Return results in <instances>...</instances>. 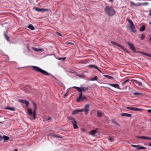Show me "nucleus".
Returning <instances> with one entry per match:
<instances>
[{
	"instance_id": "1",
	"label": "nucleus",
	"mask_w": 151,
	"mask_h": 151,
	"mask_svg": "<svg viewBox=\"0 0 151 151\" xmlns=\"http://www.w3.org/2000/svg\"><path fill=\"white\" fill-rule=\"evenodd\" d=\"M104 10L106 14L109 16H112L116 13L115 10L111 6H106Z\"/></svg>"
},
{
	"instance_id": "2",
	"label": "nucleus",
	"mask_w": 151,
	"mask_h": 151,
	"mask_svg": "<svg viewBox=\"0 0 151 151\" xmlns=\"http://www.w3.org/2000/svg\"><path fill=\"white\" fill-rule=\"evenodd\" d=\"M32 67L33 68V69L36 72H40L45 75H50L52 77L54 78V77L53 75H51L50 74H49L47 71L42 69L38 67L34 66H32Z\"/></svg>"
},
{
	"instance_id": "3",
	"label": "nucleus",
	"mask_w": 151,
	"mask_h": 151,
	"mask_svg": "<svg viewBox=\"0 0 151 151\" xmlns=\"http://www.w3.org/2000/svg\"><path fill=\"white\" fill-rule=\"evenodd\" d=\"M68 119L70 121L72 124L73 125V128L74 129H77L78 128V127L76 124L77 122L75 121V120L71 117H69Z\"/></svg>"
},
{
	"instance_id": "4",
	"label": "nucleus",
	"mask_w": 151,
	"mask_h": 151,
	"mask_svg": "<svg viewBox=\"0 0 151 151\" xmlns=\"http://www.w3.org/2000/svg\"><path fill=\"white\" fill-rule=\"evenodd\" d=\"M131 146L133 147L136 148L137 150H140L143 149H146V147L142 146H141L139 145H131Z\"/></svg>"
},
{
	"instance_id": "5",
	"label": "nucleus",
	"mask_w": 151,
	"mask_h": 151,
	"mask_svg": "<svg viewBox=\"0 0 151 151\" xmlns=\"http://www.w3.org/2000/svg\"><path fill=\"white\" fill-rule=\"evenodd\" d=\"M73 88L76 89V90L79 92V96L78 98H80V97L82 96L83 93L82 91L80 90V88L77 86H74L73 87Z\"/></svg>"
},
{
	"instance_id": "6",
	"label": "nucleus",
	"mask_w": 151,
	"mask_h": 151,
	"mask_svg": "<svg viewBox=\"0 0 151 151\" xmlns=\"http://www.w3.org/2000/svg\"><path fill=\"white\" fill-rule=\"evenodd\" d=\"M34 104V110L33 112V118L32 119H35L36 118L35 117V115H36V110L37 109V106H36V105L35 103H33Z\"/></svg>"
},
{
	"instance_id": "7",
	"label": "nucleus",
	"mask_w": 151,
	"mask_h": 151,
	"mask_svg": "<svg viewBox=\"0 0 151 151\" xmlns=\"http://www.w3.org/2000/svg\"><path fill=\"white\" fill-rule=\"evenodd\" d=\"M89 104H86L84 106V109H83V111L85 112L86 114H87L89 110Z\"/></svg>"
},
{
	"instance_id": "8",
	"label": "nucleus",
	"mask_w": 151,
	"mask_h": 151,
	"mask_svg": "<svg viewBox=\"0 0 151 151\" xmlns=\"http://www.w3.org/2000/svg\"><path fill=\"white\" fill-rule=\"evenodd\" d=\"M129 45L130 49L134 52H136L135 47L132 43H130L129 42L127 43Z\"/></svg>"
},
{
	"instance_id": "9",
	"label": "nucleus",
	"mask_w": 151,
	"mask_h": 151,
	"mask_svg": "<svg viewBox=\"0 0 151 151\" xmlns=\"http://www.w3.org/2000/svg\"><path fill=\"white\" fill-rule=\"evenodd\" d=\"M87 98L86 96H81L80 97V98H78L76 100V101L78 102H79L81 101H82L85 100Z\"/></svg>"
},
{
	"instance_id": "10",
	"label": "nucleus",
	"mask_w": 151,
	"mask_h": 151,
	"mask_svg": "<svg viewBox=\"0 0 151 151\" xmlns=\"http://www.w3.org/2000/svg\"><path fill=\"white\" fill-rule=\"evenodd\" d=\"M83 109H76L74 110L72 112V114H76L79 112H83Z\"/></svg>"
},
{
	"instance_id": "11",
	"label": "nucleus",
	"mask_w": 151,
	"mask_h": 151,
	"mask_svg": "<svg viewBox=\"0 0 151 151\" xmlns=\"http://www.w3.org/2000/svg\"><path fill=\"white\" fill-rule=\"evenodd\" d=\"M35 10L38 12H41L42 11H48V9H45L43 8H38L35 7Z\"/></svg>"
},
{
	"instance_id": "12",
	"label": "nucleus",
	"mask_w": 151,
	"mask_h": 151,
	"mask_svg": "<svg viewBox=\"0 0 151 151\" xmlns=\"http://www.w3.org/2000/svg\"><path fill=\"white\" fill-rule=\"evenodd\" d=\"M127 109H128L132 110L135 111H140V109L139 108H134L133 107H127Z\"/></svg>"
},
{
	"instance_id": "13",
	"label": "nucleus",
	"mask_w": 151,
	"mask_h": 151,
	"mask_svg": "<svg viewBox=\"0 0 151 151\" xmlns=\"http://www.w3.org/2000/svg\"><path fill=\"white\" fill-rule=\"evenodd\" d=\"M130 28L131 29V31L133 33H135L136 32V31L135 30V28L134 24L130 26Z\"/></svg>"
},
{
	"instance_id": "14",
	"label": "nucleus",
	"mask_w": 151,
	"mask_h": 151,
	"mask_svg": "<svg viewBox=\"0 0 151 151\" xmlns=\"http://www.w3.org/2000/svg\"><path fill=\"white\" fill-rule=\"evenodd\" d=\"M119 45L118 47L121 48L124 51L128 53L129 52L123 46L120 45L119 44V45Z\"/></svg>"
},
{
	"instance_id": "15",
	"label": "nucleus",
	"mask_w": 151,
	"mask_h": 151,
	"mask_svg": "<svg viewBox=\"0 0 151 151\" xmlns=\"http://www.w3.org/2000/svg\"><path fill=\"white\" fill-rule=\"evenodd\" d=\"M80 89L81 91L84 92L87 91L88 90V88L86 87H81L80 88Z\"/></svg>"
},
{
	"instance_id": "16",
	"label": "nucleus",
	"mask_w": 151,
	"mask_h": 151,
	"mask_svg": "<svg viewBox=\"0 0 151 151\" xmlns=\"http://www.w3.org/2000/svg\"><path fill=\"white\" fill-rule=\"evenodd\" d=\"M134 82L136 84L138 85L139 86H141L142 85V83L137 80H134Z\"/></svg>"
},
{
	"instance_id": "17",
	"label": "nucleus",
	"mask_w": 151,
	"mask_h": 151,
	"mask_svg": "<svg viewBox=\"0 0 151 151\" xmlns=\"http://www.w3.org/2000/svg\"><path fill=\"white\" fill-rule=\"evenodd\" d=\"M121 116H126L127 117H130L131 116V114L126 113H123L121 114Z\"/></svg>"
},
{
	"instance_id": "18",
	"label": "nucleus",
	"mask_w": 151,
	"mask_h": 151,
	"mask_svg": "<svg viewBox=\"0 0 151 151\" xmlns=\"http://www.w3.org/2000/svg\"><path fill=\"white\" fill-rule=\"evenodd\" d=\"M109 85L114 87L116 88H119V86L118 84H110Z\"/></svg>"
},
{
	"instance_id": "19",
	"label": "nucleus",
	"mask_w": 151,
	"mask_h": 151,
	"mask_svg": "<svg viewBox=\"0 0 151 151\" xmlns=\"http://www.w3.org/2000/svg\"><path fill=\"white\" fill-rule=\"evenodd\" d=\"M139 53L142 54H143V55H144L146 56H148V57H151V55L150 54H149V53H145L143 52H139Z\"/></svg>"
},
{
	"instance_id": "20",
	"label": "nucleus",
	"mask_w": 151,
	"mask_h": 151,
	"mask_svg": "<svg viewBox=\"0 0 151 151\" xmlns=\"http://www.w3.org/2000/svg\"><path fill=\"white\" fill-rule=\"evenodd\" d=\"M32 49L33 50L35 51L36 52H39V51H42V49H41V48L37 49V48H35L34 47H32Z\"/></svg>"
},
{
	"instance_id": "21",
	"label": "nucleus",
	"mask_w": 151,
	"mask_h": 151,
	"mask_svg": "<svg viewBox=\"0 0 151 151\" xmlns=\"http://www.w3.org/2000/svg\"><path fill=\"white\" fill-rule=\"evenodd\" d=\"M5 109L9 110L12 111H14L15 110V108L14 107H6L5 108Z\"/></svg>"
},
{
	"instance_id": "22",
	"label": "nucleus",
	"mask_w": 151,
	"mask_h": 151,
	"mask_svg": "<svg viewBox=\"0 0 151 151\" xmlns=\"http://www.w3.org/2000/svg\"><path fill=\"white\" fill-rule=\"evenodd\" d=\"M112 123L114 124L115 125V126L116 127H119L120 126V125L119 124L114 121H112Z\"/></svg>"
},
{
	"instance_id": "23",
	"label": "nucleus",
	"mask_w": 151,
	"mask_h": 151,
	"mask_svg": "<svg viewBox=\"0 0 151 151\" xmlns=\"http://www.w3.org/2000/svg\"><path fill=\"white\" fill-rule=\"evenodd\" d=\"M27 111L30 116H31L32 115H33V112H32V110L31 109H28Z\"/></svg>"
},
{
	"instance_id": "24",
	"label": "nucleus",
	"mask_w": 151,
	"mask_h": 151,
	"mask_svg": "<svg viewBox=\"0 0 151 151\" xmlns=\"http://www.w3.org/2000/svg\"><path fill=\"white\" fill-rule=\"evenodd\" d=\"M97 131L96 130H91L90 132V133L91 135H93V136H94V134Z\"/></svg>"
},
{
	"instance_id": "25",
	"label": "nucleus",
	"mask_w": 151,
	"mask_h": 151,
	"mask_svg": "<svg viewBox=\"0 0 151 151\" xmlns=\"http://www.w3.org/2000/svg\"><path fill=\"white\" fill-rule=\"evenodd\" d=\"M4 36L5 38L6 39L7 41H10V40L9 39V37H8V36L7 35H6L5 32H4Z\"/></svg>"
},
{
	"instance_id": "26",
	"label": "nucleus",
	"mask_w": 151,
	"mask_h": 151,
	"mask_svg": "<svg viewBox=\"0 0 151 151\" xmlns=\"http://www.w3.org/2000/svg\"><path fill=\"white\" fill-rule=\"evenodd\" d=\"M104 77H106L107 78L111 80H114V78L111 76H108L107 75H104Z\"/></svg>"
},
{
	"instance_id": "27",
	"label": "nucleus",
	"mask_w": 151,
	"mask_h": 151,
	"mask_svg": "<svg viewBox=\"0 0 151 151\" xmlns=\"http://www.w3.org/2000/svg\"><path fill=\"white\" fill-rule=\"evenodd\" d=\"M28 28L32 30H33L35 29L34 27L31 24H29L28 26Z\"/></svg>"
},
{
	"instance_id": "28",
	"label": "nucleus",
	"mask_w": 151,
	"mask_h": 151,
	"mask_svg": "<svg viewBox=\"0 0 151 151\" xmlns=\"http://www.w3.org/2000/svg\"><path fill=\"white\" fill-rule=\"evenodd\" d=\"M127 20L129 22V24H130V26L132 25H133L134 24L133 22L130 19H127Z\"/></svg>"
},
{
	"instance_id": "29",
	"label": "nucleus",
	"mask_w": 151,
	"mask_h": 151,
	"mask_svg": "<svg viewBox=\"0 0 151 151\" xmlns=\"http://www.w3.org/2000/svg\"><path fill=\"white\" fill-rule=\"evenodd\" d=\"M88 66L91 68H97V66L94 65H88Z\"/></svg>"
},
{
	"instance_id": "30",
	"label": "nucleus",
	"mask_w": 151,
	"mask_h": 151,
	"mask_svg": "<svg viewBox=\"0 0 151 151\" xmlns=\"http://www.w3.org/2000/svg\"><path fill=\"white\" fill-rule=\"evenodd\" d=\"M145 29V27L144 26H142L140 28L139 30L140 31H143Z\"/></svg>"
},
{
	"instance_id": "31",
	"label": "nucleus",
	"mask_w": 151,
	"mask_h": 151,
	"mask_svg": "<svg viewBox=\"0 0 151 151\" xmlns=\"http://www.w3.org/2000/svg\"><path fill=\"white\" fill-rule=\"evenodd\" d=\"M3 138L4 140H7L9 139V137L6 136H3Z\"/></svg>"
},
{
	"instance_id": "32",
	"label": "nucleus",
	"mask_w": 151,
	"mask_h": 151,
	"mask_svg": "<svg viewBox=\"0 0 151 151\" xmlns=\"http://www.w3.org/2000/svg\"><path fill=\"white\" fill-rule=\"evenodd\" d=\"M97 79V76H95L93 78L90 79L91 81H94L95 80L96 81Z\"/></svg>"
},
{
	"instance_id": "33",
	"label": "nucleus",
	"mask_w": 151,
	"mask_h": 151,
	"mask_svg": "<svg viewBox=\"0 0 151 151\" xmlns=\"http://www.w3.org/2000/svg\"><path fill=\"white\" fill-rule=\"evenodd\" d=\"M129 81V79H127L124 82H123V83H122V86H124V84L128 82Z\"/></svg>"
},
{
	"instance_id": "34",
	"label": "nucleus",
	"mask_w": 151,
	"mask_h": 151,
	"mask_svg": "<svg viewBox=\"0 0 151 151\" xmlns=\"http://www.w3.org/2000/svg\"><path fill=\"white\" fill-rule=\"evenodd\" d=\"M108 140L111 142H113L114 141V139L113 137H109L108 138Z\"/></svg>"
},
{
	"instance_id": "35",
	"label": "nucleus",
	"mask_w": 151,
	"mask_h": 151,
	"mask_svg": "<svg viewBox=\"0 0 151 151\" xmlns=\"http://www.w3.org/2000/svg\"><path fill=\"white\" fill-rule=\"evenodd\" d=\"M77 76L81 78L84 79V77L82 75L78 74Z\"/></svg>"
},
{
	"instance_id": "36",
	"label": "nucleus",
	"mask_w": 151,
	"mask_h": 151,
	"mask_svg": "<svg viewBox=\"0 0 151 151\" xmlns=\"http://www.w3.org/2000/svg\"><path fill=\"white\" fill-rule=\"evenodd\" d=\"M145 36L143 34H142V35H141V36L140 37V40H143L145 38Z\"/></svg>"
},
{
	"instance_id": "37",
	"label": "nucleus",
	"mask_w": 151,
	"mask_h": 151,
	"mask_svg": "<svg viewBox=\"0 0 151 151\" xmlns=\"http://www.w3.org/2000/svg\"><path fill=\"white\" fill-rule=\"evenodd\" d=\"M111 43L115 45L118 47L119 46V45H119V44L116 43V42L114 41H111Z\"/></svg>"
},
{
	"instance_id": "38",
	"label": "nucleus",
	"mask_w": 151,
	"mask_h": 151,
	"mask_svg": "<svg viewBox=\"0 0 151 151\" xmlns=\"http://www.w3.org/2000/svg\"><path fill=\"white\" fill-rule=\"evenodd\" d=\"M97 113L98 116L99 117H101L102 115V114L99 111H98L97 112Z\"/></svg>"
},
{
	"instance_id": "39",
	"label": "nucleus",
	"mask_w": 151,
	"mask_h": 151,
	"mask_svg": "<svg viewBox=\"0 0 151 151\" xmlns=\"http://www.w3.org/2000/svg\"><path fill=\"white\" fill-rule=\"evenodd\" d=\"M24 104H25L27 107H28L29 104V102L27 101H26Z\"/></svg>"
},
{
	"instance_id": "40",
	"label": "nucleus",
	"mask_w": 151,
	"mask_h": 151,
	"mask_svg": "<svg viewBox=\"0 0 151 151\" xmlns=\"http://www.w3.org/2000/svg\"><path fill=\"white\" fill-rule=\"evenodd\" d=\"M26 101V100H24L19 99V102H21V103L24 104Z\"/></svg>"
},
{
	"instance_id": "41",
	"label": "nucleus",
	"mask_w": 151,
	"mask_h": 151,
	"mask_svg": "<svg viewBox=\"0 0 151 151\" xmlns=\"http://www.w3.org/2000/svg\"><path fill=\"white\" fill-rule=\"evenodd\" d=\"M133 95H142V94L141 93H138V92H135L133 93Z\"/></svg>"
},
{
	"instance_id": "42",
	"label": "nucleus",
	"mask_w": 151,
	"mask_h": 151,
	"mask_svg": "<svg viewBox=\"0 0 151 151\" xmlns=\"http://www.w3.org/2000/svg\"><path fill=\"white\" fill-rule=\"evenodd\" d=\"M144 139H145L147 140H151V138L147 137L144 136Z\"/></svg>"
},
{
	"instance_id": "43",
	"label": "nucleus",
	"mask_w": 151,
	"mask_h": 151,
	"mask_svg": "<svg viewBox=\"0 0 151 151\" xmlns=\"http://www.w3.org/2000/svg\"><path fill=\"white\" fill-rule=\"evenodd\" d=\"M50 135L52 136H53V137H57V138L60 137L58 136V135H57L55 134H50Z\"/></svg>"
},
{
	"instance_id": "44",
	"label": "nucleus",
	"mask_w": 151,
	"mask_h": 151,
	"mask_svg": "<svg viewBox=\"0 0 151 151\" xmlns=\"http://www.w3.org/2000/svg\"><path fill=\"white\" fill-rule=\"evenodd\" d=\"M144 136H137V138L138 139H144Z\"/></svg>"
},
{
	"instance_id": "45",
	"label": "nucleus",
	"mask_w": 151,
	"mask_h": 151,
	"mask_svg": "<svg viewBox=\"0 0 151 151\" xmlns=\"http://www.w3.org/2000/svg\"><path fill=\"white\" fill-rule=\"evenodd\" d=\"M148 4V3L146 2H145L144 3L142 4L141 5H147Z\"/></svg>"
},
{
	"instance_id": "46",
	"label": "nucleus",
	"mask_w": 151,
	"mask_h": 151,
	"mask_svg": "<svg viewBox=\"0 0 151 151\" xmlns=\"http://www.w3.org/2000/svg\"><path fill=\"white\" fill-rule=\"evenodd\" d=\"M66 58L65 57H64L63 58H60L58 60H64Z\"/></svg>"
},
{
	"instance_id": "47",
	"label": "nucleus",
	"mask_w": 151,
	"mask_h": 151,
	"mask_svg": "<svg viewBox=\"0 0 151 151\" xmlns=\"http://www.w3.org/2000/svg\"><path fill=\"white\" fill-rule=\"evenodd\" d=\"M56 33L58 34L59 36H62V35L60 34V33L58 32H56Z\"/></svg>"
},
{
	"instance_id": "48",
	"label": "nucleus",
	"mask_w": 151,
	"mask_h": 151,
	"mask_svg": "<svg viewBox=\"0 0 151 151\" xmlns=\"http://www.w3.org/2000/svg\"><path fill=\"white\" fill-rule=\"evenodd\" d=\"M3 138L1 135H0V141H1Z\"/></svg>"
},
{
	"instance_id": "49",
	"label": "nucleus",
	"mask_w": 151,
	"mask_h": 151,
	"mask_svg": "<svg viewBox=\"0 0 151 151\" xmlns=\"http://www.w3.org/2000/svg\"><path fill=\"white\" fill-rule=\"evenodd\" d=\"M47 120H50L52 119V118L50 117H49L47 119Z\"/></svg>"
},
{
	"instance_id": "50",
	"label": "nucleus",
	"mask_w": 151,
	"mask_h": 151,
	"mask_svg": "<svg viewBox=\"0 0 151 151\" xmlns=\"http://www.w3.org/2000/svg\"><path fill=\"white\" fill-rule=\"evenodd\" d=\"M67 44H71V45H73V44L72 43V42H67L66 43Z\"/></svg>"
},
{
	"instance_id": "51",
	"label": "nucleus",
	"mask_w": 151,
	"mask_h": 151,
	"mask_svg": "<svg viewBox=\"0 0 151 151\" xmlns=\"http://www.w3.org/2000/svg\"><path fill=\"white\" fill-rule=\"evenodd\" d=\"M96 69H97L100 73L101 72V71L97 67V68H96Z\"/></svg>"
},
{
	"instance_id": "52",
	"label": "nucleus",
	"mask_w": 151,
	"mask_h": 151,
	"mask_svg": "<svg viewBox=\"0 0 151 151\" xmlns=\"http://www.w3.org/2000/svg\"><path fill=\"white\" fill-rule=\"evenodd\" d=\"M147 111L149 112L150 113H151V109H148L147 110Z\"/></svg>"
},
{
	"instance_id": "53",
	"label": "nucleus",
	"mask_w": 151,
	"mask_h": 151,
	"mask_svg": "<svg viewBox=\"0 0 151 151\" xmlns=\"http://www.w3.org/2000/svg\"><path fill=\"white\" fill-rule=\"evenodd\" d=\"M131 4L133 5L134 6V4L135 3H134L133 2H132V1H131Z\"/></svg>"
},
{
	"instance_id": "54",
	"label": "nucleus",
	"mask_w": 151,
	"mask_h": 151,
	"mask_svg": "<svg viewBox=\"0 0 151 151\" xmlns=\"http://www.w3.org/2000/svg\"><path fill=\"white\" fill-rule=\"evenodd\" d=\"M109 2H113V0H108Z\"/></svg>"
},
{
	"instance_id": "55",
	"label": "nucleus",
	"mask_w": 151,
	"mask_h": 151,
	"mask_svg": "<svg viewBox=\"0 0 151 151\" xmlns=\"http://www.w3.org/2000/svg\"><path fill=\"white\" fill-rule=\"evenodd\" d=\"M149 15L150 16H151V10H150V12Z\"/></svg>"
},
{
	"instance_id": "56",
	"label": "nucleus",
	"mask_w": 151,
	"mask_h": 151,
	"mask_svg": "<svg viewBox=\"0 0 151 151\" xmlns=\"http://www.w3.org/2000/svg\"><path fill=\"white\" fill-rule=\"evenodd\" d=\"M148 145L150 147H151V143H149V144H148Z\"/></svg>"
},
{
	"instance_id": "57",
	"label": "nucleus",
	"mask_w": 151,
	"mask_h": 151,
	"mask_svg": "<svg viewBox=\"0 0 151 151\" xmlns=\"http://www.w3.org/2000/svg\"><path fill=\"white\" fill-rule=\"evenodd\" d=\"M139 51H136V52H134L135 53H139Z\"/></svg>"
},
{
	"instance_id": "58",
	"label": "nucleus",
	"mask_w": 151,
	"mask_h": 151,
	"mask_svg": "<svg viewBox=\"0 0 151 151\" xmlns=\"http://www.w3.org/2000/svg\"><path fill=\"white\" fill-rule=\"evenodd\" d=\"M14 151H17V150L16 149H15Z\"/></svg>"
},
{
	"instance_id": "59",
	"label": "nucleus",
	"mask_w": 151,
	"mask_h": 151,
	"mask_svg": "<svg viewBox=\"0 0 151 151\" xmlns=\"http://www.w3.org/2000/svg\"><path fill=\"white\" fill-rule=\"evenodd\" d=\"M134 6H138V5L137 4H134Z\"/></svg>"
},
{
	"instance_id": "60",
	"label": "nucleus",
	"mask_w": 151,
	"mask_h": 151,
	"mask_svg": "<svg viewBox=\"0 0 151 151\" xmlns=\"http://www.w3.org/2000/svg\"><path fill=\"white\" fill-rule=\"evenodd\" d=\"M0 123L1 124H3V122H0Z\"/></svg>"
},
{
	"instance_id": "61",
	"label": "nucleus",
	"mask_w": 151,
	"mask_h": 151,
	"mask_svg": "<svg viewBox=\"0 0 151 151\" xmlns=\"http://www.w3.org/2000/svg\"><path fill=\"white\" fill-rule=\"evenodd\" d=\"M150 41H151V38H150Z\"/></svg>"
},
{
	"instance_id": "62",
	"label": "nucleus",
	"mask_w": 151,
	"mask_h": 151,
	"mask_svg": "<svg viewBox=\"0 0 151 151\" xmlns=\"http://www.w3.org/2000/svg\"><path fill=\"white\" fill-rule=\"evenodd\" d=\"M66 94H67V93L65 94L64 95V96H65H65H66Z\"/></svg>"
},
{
	"instance_id": "63",
	"label": "nucleus",
	"mask_w": 151,
	"mask_h": 151,
	"mask_svg": "<svg viewBox=\"0 0 151 151\" xmlns=\"http://www.w3.org/2000/svg\"><path fill=\"white\" fill-rule=\"evenodd\" d=\"M149 23L150 24H151V22H149Z\"/></svg>"
},
{
	"instance_id": "64",
	"label": "nucleus",
	"mask_w": 151,
	"mask_h": 151,
	"mask_svg": "<svg viewBox=\"0 0 151 151\" xmlns=\"http://www.w3.org/2000/svg\"><path fill=\"white\" fill-rule=\"evenodd\" d=\"M109 88V89H110V88Z\"/></svg>"
}]
</instances>
